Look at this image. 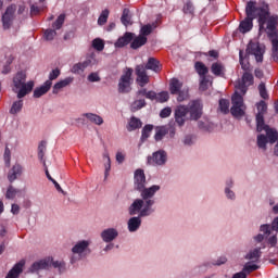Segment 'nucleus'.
I'll return each mask as SVG.
<instances>
[{"mask_svg": "<svg viewBox=\"0 0 278 278\" xmlns=\"http://www.w3.org/2000/svg\"><path fill=\"white\" fill-rule=\"evenodd\" d=\"M233 186V180L229 179L226 182V188H225V194L227 197V199H230L231 201H233V199H236V193L233 191H231V187Z\"/></svg>", "mask_w": 278, "mask_h": 278, "instance_id": "obj_31", "label": "nucleus"}, {"mask_svg": "<svg viewBox=\"0 0 278 278\" xmlns=\"http://www.w3.org/2000/svg\"><path fill=\"white\" fill-rule=\"evenodd\" d=\"M21 110H23V100H17L15 102H13L10 113L11 114H18V112H21Z\"/></svg>", "mask_w": 278, "mask_h": 278, "instance_id": "obj_35", "label": "nucleus"}, {"mask_svg": "<svg viewBox=\"0 0 278 278\" xmlns=\"http://www.w3.org/2000/svg\"><path fill=\"white\" fill-rule=\"evenodd\" d=\"M102 161L104 164V177L108 178L110 176V170L112 169V160L110 159V152H103Z\"/></svg>", "mask_w": 278, "mask_h": 278, "instance_id": "obj_24", "label": "nucleus"}, {"mask_svg": "<svg viewBox=\"0 0 278 278\" xmlns=\"http://www.w3.org/2000/svg\"><path fill=\"white\" fill-rule=\"evenodd\" d=\"M51 266H53V268H58L60 274L66 271V263H64L63 261H53V257L51 256H47L33 263L29 270L31 273L40 274V270H49Z\"/></svg>", "mask_w": 278, "mask_h": 278, "instance_id": "obj_8", "label": "nucleus"}, {"mask_svg": "<svg viewBox=\"0 0 278 278\" xmlns=\"http://www.w3.org/2000/svg\"><path fill=\"white\" fill-rule=\"evenodd\" d=\"M21 175H23V166H21V164H15L9 172L8 179L11 182L16 181Z\"/></svg>", "mask_w": 278, "mask_h": 278, "instance_id": "obj_21", "label": "nucleus"}, {"mask_svg": "<svg viewBox=\"0 0 278 278\" xmlns=\"http://www.w3.org/2000/svg\"><path fill=\"white\" fill-rule=\"evenodd\" d=\"M45 151H47V142L42 141L38 147L39 160H45Z\"/></svg>", "mask_w": 278, "mask_h": 278, "instance_id": "obj_49", "label": "nucleus"}, {"mask_svg": "<svg viewBox=\"0 0 278 278\" xmlns=\"http://www.w3.org/2000/svg\"><path fill=\"white\" fill-rule=\"evenodd\" d=\"M10 64H12V58L7 59L5 64L3 65L2 68V75H8L12 68L10 67Z\"/></svg>", "mask_w": 278, "mask_h": 278, "instance_id": "obj_52", "label": "nucleus"}, {"mask_svg": "<svg viewBox=\"0 0 278 278\" xmlns=\"http://www.w3.org/2000/svg\"><path fill=\"white\" fill-rule=\"evenodd\" d=\"M60 77V70H53L50 74H49V79L48 81H51L53 84V79H58Z\"/></svg>", "mask_w": 278, "mask_h": 278, "instance_id": "obj_53", "label": "nucleus"}, {"mask_svg": "<svg viewBox=\"0 0 278 278\" xmlns=\"http://www.w3.org/2000/svg\"><path fill=\"white\" fill-rule=\"evenodd\" d=\"M268 244H270V247H277V236H273L268 239Z\"/></svg>", "mask_w": 278, "mask_h": 278, "instance_id": "obj_62", "label": "nucleus"}, {"mask_svg": "<svg viewBox=\"0 0 278 278\" xmlns=\"http://www.w3.org/2000/svg\"><path fill=\"white\" fill-rule=\"evenodd\" d=\"M66 18V15L64 14H61L56 21L53 23L52 27L53 29H61L62 28V25H64V21Z\"/></svg>", "mask_w": 278, "mask_h": 278, "instance_id": "obj_43", "label": "nucleus"}, {"mask_svg": "<svg viewBox=\"0 0 278 278\" xmlns=\"http://www.w3.org/2000/svg\"><path fill=\"white\" fill-rule=\"evenodd\" d=\"M23 191L18 189H14V187L10 186L7 191V199H16V197H21Z\"/></svg>", "mask_w": 278, "mask_h": 278, "instance_id": "obj_33", "label": "nucleus"}, {"mask_svg": "<svg viewBox=\"0 0 278 278\" xmlns=\"http://www.w3.org/2000/svg\"><path fill=\"white\" fill-rule=\"evenodd\" d=\"M10 157H11V152L8 148L4 150V162L7 166H10Z\"/></svg>", "mask_w": 278, "mask_h": 278, "instance_id": "obj_57", "label": "nucleus"}, {"mask_svg": "<svg viewBox=\"0 0 278 278\" xmlns=\"http://www.w3.org/2000/svg\"><path fill=\"white\" fill-rule=\"evenodd\" d=\"M100 236L103 242H114L118 238V230L116 228H106Z\"/></svg>", "mask_w": 278, "mask_h": 278, "instance_id": "obj_16", "label": "nucleus"}, {"mask_svg": "<svg viewBox=\"0 0 278 278\" xmlns=\"http://www.w3.org/2000/svg\"><path fill=\"white\" fill-rule=\"evenodd\" d=\"M149 164H156L157 166H162L166 164V152L157 151L153 153L152 157L148 159Z\"/></svg>", "mask_w": 278, "mask_h": 278, "instance_id": "obj_17", "label": "nucleus"}, {"mask_svg": "<svg viewBox=\"0 0 278 278\" xmlns=\"http://www.w3.org/2000/svg\"><path fill=\"white\" fill-rule=\"evenodd\" d=\"M248 55H254L256 62L264 61L265 47L261 45L260 41L253 39L249 42L247 48Z\"/></svg>", "mask_w": 278, "mask_h": 278, "instance_id": "obj_10", "label": "nucleus"}, {"mask_svg": "<svg viewBox=\"0 0 278 278\" xmlns=\"http://www.w3.org/2000/svg\"><path fill=\"white\" fill-rule=\"evenodd\" d=\"M34 80L27 81V74L25 72H17L13 76L12 90L17 94V99L27 97L34 90Z\"/></svg>", "mask_w": 278, "mask_h": 278, "instance_id": "obj_6", "label": "nucleus"}, {"mask_svg": "<svg viewBox=\"0 0 278 278\" xmlns=\"http://www.w3.org/2000/svg\"><path fill=\"white\" fill-rule=\"evenodd\" d=\"M109 16H110V10L108 9L103 10L98 18V25H105L108 23Z\"/></svg>", "mask_w": 278, "mask_h": 278, "instance_id": "obj_37", "label": "nucleus"}, {"mask_svg": "<svg viewBox=\"0 0 278 278\" xmlns=\"http://www.w3.org/2000/svg\"><path fill=\"white\" fill-rule=\"evenodd\" d=\"M138 94L146 97V99H150L151 101H156L157 99V93H155V91H147V89L139 90Z\"/></svg>", "mask_w": 278, "mask_h": 278, "instance_id": "obj_32", "label": "nucleus"}, {"mask_svg": "<svg viewBox=\"0 0 278 278\" xmlns=\"http://www.w3.org/2000/svg\"><path fill=\"white\" fill-rule=\"evenodd\" d=\"M247 18L241 21L239 25V31L241 34H248L253 29V20H258V31L260 34H267L273 45V58L274 62H278V36L277 25L278 16L270 15L267 3H257L249 1L245 8Z\"/></svg>", "mask_w": 278, "mask_h": 278, "instance_id": "obj_1", "label": "nucleus"}, {"mask_svg": "<svg viewBox=\"0 0 278 278\" xmlns=\"http://www.w3.org/2000/svg\"><path fill=\"white\" fill-rule=\"evenodd\" d=\"M143 45H147V37L139 35L132 40L130 47L131 49H140V47H143Z\"/></svg>", "mask_w": 278, "mask_h": 278, "instance_id": "obj_28", "label": "nucleus"}, {"mask_svg": "<svg viewBox=\"0 0 278 278\" xmlns=\"http://www.w3.org/2000/svg\"><path fill=\"white\" fill-rule=\"evenodd\" d=\"M131 75H134L132 68H125L118 83L119 92H129L131 90Z\"/></svg>", "mask_w": 278, "mask_h": 278, "instance_id": "obj_11", "label": "nucleus"}, {"mask_svg": "<svg viewBox=\"0 0 278 278\" xmlns=\"http://www.w3.org/2000/svg\"><path fill=\"white\" fill-rule=\"evenodd\" d=\"M271 229L278 231V217H276L271 223Z\"/></svg>", "mask_w": 278, "mask_h": 278, "instance_id": "obj_64", "label": "nucleus"}, {"mask_svg": "<svg viewBox=\"0 0 278 278\" xmlns=\"http://www.w3.org/2000/svg\"><path fill=\"white\" fill-rule=\"evenodd\" d=\"M151 131H153L152 125H146L142 129L141 140H147L149 136H151Z\"/></svg>", "mask_w": 278, "mask_h": 278, "instance_id": "obj_45", "label": "nucleus"}, {"mask_svg": "<svg viewBox=\"0 0 278 278\" xmlns=\"http://www.w3.org/2000/svg\"><path fill=\"white\" fill-rule=\"evenodd\" d=\"M242 270L244 273H247L248 275H250V273H253V270H257V266L252 261V262L247 263Z\"/></svg>", "mask_w": 278, "mask_h": 278, "instance_id": "obj_46", "label": "nucleus"}, {"mask_svg": "<svg viewBox=\"0 0 278 278\" xmlns=\"http://www.w3.org/2000/svg\"><path fill=\"white\" fill-rule=\"evenodd\" d=\"M249 86H253V74L245 72L241 83L236 85V91L231 98L232 106L230 114H232L235 118H241V116H244V112H247V105H244V98L242 97L247 94V88Z\"/></svg>", "mask_w": 278, "mask_h": 278, "instance_id": "obj_4", "label": "nucleus"}, {"mask_svg": "<svg viewBox=\"0 0 278 278\" xmlns=\"http://www.w3.org/2000/svg\"><path fill=\"white\" fill-rule=\"evenodd\" d=\"M92 245V240L90 239H81L78 240L74 245L72 247V254L70 257L71 264H77V262H81V260H86L90 253H92V250L90 247Z\"/></svg>", "mask_w": 278, "mask_h": 278, "instance_id": "obj_7", "label": "nucleus"}, {"mask_svg": "<svg viewBox=\"0 0 278 278\" xmlns=\"http://www.w3.org/2000/svg\"><path fill=\"white\" fill-rule=\"evenodd\" d=\"M195 71L198 75H200V78H203L206 77L205 74L208 73L210 70L207 68V66H205V64H203V62H197Z\"/></svg>", "mask_w": 278, "mask_h": 278, "instance_id": "obj_30", "label": "nucleus"}, {"mask_svg": "<svg viewBox=\"0 0 278 278\" xmlns=\"http://www.w3.org/2000/svg\"><path fill=\"white\" fill-rule=\"evenodd\" d=\"M89 81H101V78L99 77V74L97 73H91L88 76Z\"/></svg>", "mask_w": 278, "mask_h": 278, "instance_id": "obj_58", "label": "nucleus"}, {"mask_svg": "<svg viewBox=\"0 0 278 278\" xmlns=\"http://www.w3.org/2000/svg\"><path fill=\"white\" fill-rule=\"evenodd\" d=\"M169 92L170 94H178L177 101H179L180 103L188 100V98L190 97V89H188V86L184 85V83L177 78L170 79Z\"/></svg>", "mask_w": 278, "mask_h": 278, "instance_id": "obj_9", "label": "nucleus"}, {"mask_svg": "<svg viewBox=\"0 0 278 278\" xmlns=\"http://www.w3.org/2000/svg\"><path fill=\"white\" fill-rule=\"evenodd\" d=\"M270 229H273V227H270V225L264 224L261 226L260 231H262L266 236H270Z\"/></svg>", "mask_w": 278, "mask_h": 278, "instance_id": "obj_55", "label": "nucleus"}, {"mask_svg": "<svg viewBox=\"0 0 278 278\" xmlns=\"http://www.w3.org/2000/svg\"><path fill=\"white\" fill-rule=\"evenodd\" d=\"M260 255H262L260 249H254L253 251L247 254L245 258L251 260V262H257L260 260Z\"/></svg>", "mask_w": 278, "mask_h": 278, "instance_id": "obj_34", "label": "nucleus"}, {"mask_svg": "<svg viewBox=\"0 0 278 278\" xmlns=\"http://www.w3.org/2000/svg\"><path fill=\"white\" fill-rule=\"evenodd\" d=\"M147 105V102L144 100H137L132 102L130 105L131 112H138V110H142Z\"/></svg>", "mask_w": 278, "mask_h": 278, "instance_id": "obj_36", "label": "nucleus"}, {"mask_svg": "<svg viewBox=\"0 0 278 278\" xmlns=\"http://www.w3.org/2000/svg\"><path fill=\"white\" fill-rule=\"evenodd\" d=\"M239 60L243 71H249V61L247 60V56H244V52H239Z\"/></svg>", "mask_w": 278, "mask_h": 278, "instance_id": "obj_42", "label": "nucleus"}, {"mask_svg": "<svg viewBox=\"0 0 278 278\" xmlns=\"http://www.w3.org/2000/svg\"><path fill=\"white\" fill-rule=\"evenodd\" d=\"M83 116L87 118L89 123H93V125H103V117H101L100 115H97L94 113H85L83 114Z\"/></svg>", "mask_w": 278, "mask_h": 278, "instance_id": "obj_26", "label": "nucleus"}, {"mask_svg": "<svg viewBox=\"0 0 278 278\" xmlns=\"http://www.w3.org/2000/svg\"><path fill=\"white\" fill-rule=\"evenodd\" d=\"M155 27H157V23L143 25L140 29V36L147 38V36H149L155 29Z\"/></svg>", "mask_w": 278, "mask_h": 278, "instance_id": "obj_27", "label": "nucleus"}, {"mask_svg": "<svg viewBox=\"0 0 278 278\" xmlns=\"http://www.w3.org/2000/svg\"><path fill=\"white\" fill-rule=\"evenodd\" d=\"M16 12V5H10L5 13L2 15V25L4 29H10L12 21H14V13Z\"/></svg>", "mask_w": 278, "mask_h": 278, "instance_id": "obj_14", "label": "nucleus"}, {"mask_svg": "<svg viewBox=\"0 0 278 278\" xmlns=\"http://www.w3.org/2000/svg\"><path fill=\"white\" fill-rule=\"evenodd\" d=\"M30 14L31 16H36V14H40V8L36 7V4H33L30 7Z\"/></svg>", "mask_w": 278, "mask_h": 278, "instance_id": "obj_59", "label": "nucleus"}, {"mask_svg": "<svg viewBox=\"0 0 278 278\" xmlns=\"http://www.w3.org/2000/svg\"><path fill=\"white\" fill-rule=\"evenodd\" d=\"M222 264H227V257L226 256H220L217 258V261L214 263L215 266H222Z\"/></svg>", "mask_w": 278, "mask_h": 278, "instance_id": "obj_60", "label": "nucleus"}, {"mask_svg": "<svg viewBox=\"0 0 278 278\" xmlns=\"http://www.w3.org/2000/svg\"><path fill=\"white\" fill-rule=\"evenodd\" d=\"M135 73L137 75V84L144 88L147 84H149V75H147V68L144 65H137L135 68Z\"/></svg>", "mask_w": 278, "mask_h": 278, "instance_id": "obj_13", "label": "nucleus"}, {"mask_svg": "<svg viewBox=\"0 0 278 278\" xmlns=\"http://www.w3.org/2000/svg\"><path fill=\"white\" fill-rule=\"evenodd\" d=\"M182 12L185 14H194V4H192L190 1H187L184 5Z\"/></svg>", "mask_w": 278, "mask_h": 278, "instance_id": "obj_48", "label": "nucleus"}, {"mask_svg": "<svg viewBox=\"0 0 278 278\" xmlns=\"http://www.w3.org/2000/svg\"><path fill=\"white\" fill-rule=\"evenodd\" d=\"M172 112L173 111L170 110V108H165L161 111L160 116H161V118H168V116H170Z\"/></svg>", "mask_w": 278, "mask_h": 278, "instance_id": "obj_56", "label": "nucleus"}, {"mask_svg": "<svg viewBox=\"0 0 278 278\" xmlns=\"http://www.w3.org/2000/svg\"><path fill=\"white\" fill-rule=\"evenodd\" d=\"M203 116V104L201 101L194 100L188 105H178L175 110V121L179 127L186 125V121H199Z\"/></svg>", "mask_w": 278, "mask_h": 278, "instance_id": "obj_5", "label": "nucleus"}, {"mask_svg": "<svg viewBox=\"0 0 278 278\" xmlns=\"http://www.w3.org/2000/svg\"><path fill=\"white\" fill-rule=\"evenodd\" d=\"M256 129L257 131H265L266 134H261L257 136V147L258 149H263V151H266V144H275L277 142L278 132L277 130L268 127V125L264 124V114H266V110H268L266 102H258L256 104Z\"/></svg>", "mask_w": 278, "mask_h": 278, "instance_id": "obj_3", "label": "nucleus"}, {"mask_svg": "<svg viewBox=\"0 0 278 278\" xmlns=\"http://www.w3.org/2000/svg\"><path fill=\"white\" fill-rule=\"evenodd\" d=\"M25 266V262L21 261L16 263L13 268L7 274L5 278H18L21 277V273H23V268Z\"/></svg>", "mask_w": 278, "mask_h": 278, "instance_id": "obj_20", "label": "nucleus"}, {"mask_svg": "<svg viewBox=\"0 0 278 278\" xmlns=\"http://www.w3.org/2000/svg\"><path fill=\"white\" fill-rule=\"evenodd\" d=\"M194 142V138L192 136H186L184 139V144H187L188 147H190V144H192Z\"/></svg>", "mask_w": 278, "mask_h": 278, "instance_id": "obj_61", "label": "nucleus"}, {"mask_svg": "<svg viewBox=\"0 0 278 278\" xmlns=\"http://www.w3.org/2000/svg\"><path fill=\"white\" fill-rule=\"evenodd\" d=\"M258 91L262 99H268V92L266 91V85H264V83L258 85Z\"/></svg>", "mask_w": 278, "mask_h": 278, "instance_id": "obj_51", "label": "nucleus"}, {"mask_svg": "<svg viewBox=\"0 0 278 278\" xmlns=\"http://www.w3.org/2000/svg\"><path fill=\"white\" fill-rule=\"evenodd\" d=\"M210 86H212V80L207 76L200 78V90L205 91Z\"/></svg>", "mask_w": 278, "mask_h": 278, "instance_id": "obj_38", "label": "nucleus"}, {"mask_svg": "<svg viewBox=\"0 0 278 278\" xmlns=\"http://www.w3.org/2000/svg\"><path fill=\"white\" fill-rule=\"evenodd\" d=\"M167 134H168V130H166V128H164V127H161V128L156 129V134H155L154 138H155L156 141H160Z\"/></svg>", "mask_w": 278, "mask_h": 278, "instance_id": "obj_47", "label": "nucleus"}, {"mask_svg": "<svg viewBox=\"0 0 278 278\" xmlns=\"http://www.w3.org/2000/svg\"><path fill=\"white\" fill-rule=\"evenodd\" d=\"M142 127V122L138 117H131L128 123V131H134L136 129H140Z\"/></svg>", "mask_w": 278, "mask_h": 278, "instance_id": "obj_29", "label": "nucleus"}, {"mask_svg": "<svg viewBox=\"0 0 278 278\" xmlns=\"http://www.w3.org/2000/svg\"><path fill=\"white\" fill-rule=\"evenodd\" d=\"M92 47L96 51H103V49H105V43H103V40L100 38H97L92 41Z\"/></svg>", "mask_w": 278, "mask_h": 278, "instance_id": "obj_44", "label": "nucleus"}, {"mask_svg": "<svg viewBox=\"0 0 278 278\" xmlns=\"http://www.w3.org/2000/svg\"><path fill=\"white\" fill-rule=\"evenodd\" d=\"M115 160L118 164H123L125 162V152L123 151H117L115 155Z\"/></svg>", "mask_w": 278, "mask_h": 278, "instance_id": "obj_54", "label": "nucleus"}, {"mask_svg": "<svg viewBox=\"0 0 278 278\" xmlns=\"http://www.w3.org/2000/svg\"><path fill=\"white\" fill-rule=\"evenodd\" d=\"M51 86H53V83L51 80H46L43 83V85H41L40 87H37L34 90L35 99H40V97L47 94V92H49V90H51Z\"/></svg>", "mask_w": 278, "mask_h": 278, "instance_id": "obj_19", "label": "nucleus"}, {"mask_svg": "<svg viewBox=\"0 0 278 278\" xmlns=\"http://www.w3.org/2000/svg\"><path fill=\"white\" fill-rule=\"evenodd\" d=\"M94 64H97V59H94V55H91L87 58L86 61L73 65L72 73L75 75H81V73H84L88 66H92Z\"/></svg>", "mask_w": 278, "mask_h": 278, "instance_id": "obj_12", "label": "nucleus"}, {"mask_svg": "<svg viewBox=\"0 0 278 278\" xmlns=\"http://www.w3.org/2000/svg\"><path fill=\"white\" fill-rule=\"evenodd\" d=\"M147 177L144 176V170L137 169L135 172V188L141 193V199H136L129 206L130 216H136L138 212L140 216H151L155 210V197L156 192H160V185H153L150 188H146Z\"/></svg>", "mask_w": 278, "mask_h": 278, "instance_id": "obj_2", "label": "nucleus"}, {"mask_svg": "<svg viewBox=\"0 0 278 278\" xmlns=\"http://www.w3.org/2000/svg\"><path fill=\"white\" fill-rule=\"evenodd\" d=\"M134 40V34L126 33L123 37H121L116 42L115 47H125L126 45H129Z\"/></svg>", "mask_w": 278, "mask_h": 278, "instance_id": "obj_25", "label": "nucleus"}, {"mask_svg": "<svg viewBox=\"0 0 278 278\" xmlns=\"http://www.w3.org/2000/svg\"><path fill=\"white\" fill-rule=\"evenodd\" d=\"M136 214H139V216L138 217H131L127 222L128 231L130 233H134V232H136L140 229V226L142 225V218L144 217V216L140 215V212H137Z\"/></svg>", "mask_w": 278, "mask_h": 278, "instance_id": "obj_15", "label": "nucleus"}, {"mask_svg": "<svg viewBox=\"0 0 278 278\" xmlns=\"http://www.w3.org/2000/svg\"><path fill=\"white\" fill-rule=\"evenodd\" d=\"M146 71H153V73H160L162 65L155 58H149L148 63L144 66Z\"/></svg>", "mask_w": 278, "mask_h": 278, "instance_id": "obj_22", "label": "nucleus"}, {"mask_svg": "<svg viewBox=\"0 0 278 278\" xmlns=\"http://www.w3.org/2000/svg\"><path fill=\"white\" fill-rule=\"evenodd\" d=\"M73 77H66L60 81H58L53 88H52V93L53 94H60V92H62V90H64V88H66L67 86H71V84H73Z\"/></svg>", "mask_w": 278, "mask_h": 278, "instance_id": "obj_18", "label": "nucleus"}, {"mask_svg": "<svg viewBox=\"0 0 278 278\" xmlns=\"http://www.w3.org/2000/svg\"><path fill=\"white\" fill-rule=\"evenodd\" d=\"M122 23L123 25H131V15L129 14V9H124L122 15Z\"/></svg>", "mask_w": 278, "mask_h": 278, "instance_id": "obj_39", "label": "nucleus"}, {"mask_svg": "<svg viewBox=\"0 0 278 278\" xmlns=\"http://www.w3.org/2000/svg\"><path fill=\"white\" fill-rule=\"evenodd\" d=\"M211 73H213V75H215L216 77H225V65H223V63L220 62L213 63L211 66Z\"/></svg>", "mask_w": 278, "mask_h": 278, "instance_id": "obj_23", "label": "nucleus"}, {"mask_svg": "<svg viewBox=\"0 0 278 278\" xmlns=\"http://www.w3.org/2000/svg\"><path fill=\"white\" fill-rule=\"evenodd\" d=\"M55 36H56L55 30H53V29H47V30L45 31L43 38H45L46 40H53V39L55 38Z\"/></svg>", "mask_w": 278, "mask_h": 278, "instance_id": "obj_50", "label": "nucleus"}, {"mask_svg": "<svg viewBox=\"0 0 278 278\" xmlns=\"http://www.w3.org/2000/svg\"><path fill=\"white\" fill-rule=\"evenodd\" d=\"M247 273L242 269V271H239L232 276V278H247Z\"/></svg>", "mask_w": 278, "mask_h": 278, "instance_id": "obj_63", "label": "nucleus"}, {"mask_svg": "<svg viewBox=\"0 0 278 278\" xmlns=\"http://www.w3.org/2000/svg\"><path fill=\"white\" fill-rule=\"evenodd\" d=\"M219 110L223 114H228L229 112V100L220 99L219 100Z\"/></svg>", "mask_w": 278, "mask_h": 278, "instance_id": "obj_40", "label": "nucleus"}, {"mask_svg": "<svg viewBox=\"0 0 278 278\" xmlns=\"http://www.w3.org/2000/svg\"><path fill=\"white\" fill-rule=\"evenodd\" d=\"M170 97L168 96V91H162L160 93H156V101L159 103H166Z\"/></svg>", "mask_w": 278, "mask_h": 278, "instance_id": "obj_41", "label": "nucleus"}]
</instances>
